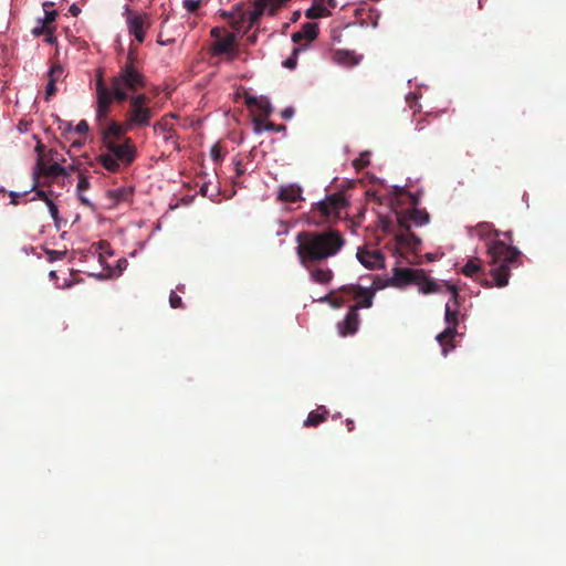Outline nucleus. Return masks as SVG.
<instances>
[{
    "mask_svg": "<svg viewBox=\"0 0 566 566\" xmlns=\"http://www.w3.org/2000/svg\"><path fill=\"white\" fill-rule=\"evenodd\" d=\"M296 254L303 268L335 256L345 244L343 235L336 230L303 231L296 235Z\"/></svg>",
    "mask_w": 566,
    "mask_h": 566,
    "instance_id": "f257e3e1",
    "label": "nucleus"
},
{
    "mask_svg": "<svg viewBox=\"0 0 566 566\" xmlns=\"http://www.w3.org/2000/svg\"><path fill=\"white\" fill-rule=\"evenodd\" d=\"M488 255L491 265L490 274L495 285L499 287L506 286L511 270L518 268L522 263V252L517 248L495 239L488 244Z\"/></svg>",
    "mask_w": 566,
    "mask_h": 566,
    "instance_id": "f03ea898",
    "label": "nucleus"
},
{
    "mask_svg": "<svg viewBox=\"0 0 566 566\" xmlns=\"http://www.w3.org/2000/svg\"><path fill=\"white\" fill-rule=\"evenodd\" d=\"M399 222L405 231L398 235L400 244L406 249V259L410 263H420L418 251L421 250L422 241L419 235L413 232V229L421 228L424 223V214L421 211L412 208L405 210L400 217Z\"/></svg>",
    "mask_w": 566,
    "mask_h": 566,
    "instance_id": "7ed1b4c3",
    "label": "nucleus"
},
{
    "mask_svg": "<svg viewBox=\"0 0 566 566\" xmlns=\"http://www.w3.org/2000/svg\"><path fill=\"white\" fill-rule=\"evenodd\" d=\"M145 86L143 74L134 65V52L128 53V62L112 80L114 97L118 102L126 101L130 93Z\"/></svg>",
    "mask_w": 566,
    "mask_h": 566,
    "instance_id": "20e7f679",
    "label": "nucleus"
},
{
    "mask_svg": "<svg viewBox=\"0 0 566 566\" xmlns=\"http://www.w3.org/2000/svg\"><path fill=\"white\" fill-rule=\"evenodd\" d=\"M65 161V158L62 154H60L56 149H49L45 155L36 156V163L33 169V178L38 180L39 176H45L51 178L56 177H67L72 171H75L77 168L75 164L70 165L69 167L63 166L62 164ZM38 181H34L31 190H35Z\"/></svg>",
    "mask_w": 566,
    "mask_h": 566,
    "instance_id": "39448f33",
    "label": "nucleus"
},
{
    "mask_svg": "<svg viewBox=\"0 0 566 566\" xmlns=\"http://www.w3.org/2000/svg\"><path fill=\"white\" fill-rule=\"evenodd\" d=\"M447 291L450 293V300L446 304V321L448 327L440 334L437 335V340L442 347V352L447 354L448 347L453 348V337L457 333L455 326L458 325V306H459V293L455 286L446 285Z\"/></svg>",
    "mask_w": 566,
    "mask_h": 566,
    "instance_id": "423d86ee",
    "label": "nucleus"
},
{
    "mask_svg": "<svg viewBox=\"0 0 566 566\" xmlns=\"http://www.w3.org/2000/svg\"><path fill=\"white\" fill-rule=\"evenodd\" d=\"M151 117L153 112L149 107V98L145 94L133 96L125 115L126 128L134 130L139 127L148 126Z\"/></svg>",
    "mask_w": 566,
    "mask_h": 566,
    "instance_id": "0eeeda50",
    "label": "nucleus"
},
{
    "mask_svg": "<svg viewBox=\"0 0 566 566\" xmlns=\"http://www.w3.org/2000/svg\"><path fill=\"white\" fill-rule=\"evenodd\" d=\"M382 286L384 285L379 282L374 281L367 287L349 284L342 286L340 291H343L344 295H349L354 300L355 305H353L350 308H356V312L358 313V310L360 308H369L373 306L374 296L376 292Z\"/></svg>",
    "mask_w": 566,
    "mask_h": 566,
    "instance_id": "6e6552de",
    "label": "nucleus"
},
{
    "mask_svg": "<svg viewBox=\"0 0 566 566\" xmlns=\"http://www.w3.org/2000/svg\"><path fill=\"white\" fill-rule=\"evenodd\" d=\"M123 15L127 27L128 34L134 36L135 41L143 43L146 39V31L151 27L153 21L148 13L136 12L125 7Z\"/></svg>",
    "mask_w": 566,
    "mask_h": 566,
    "instance_id": "1a4fd4ad",
    "label": "nucleus"
},
{
    "mask_svg": "<svg viewBox=\"0 0 566 566\" xmlns=\"http://www.w3.org/2000/svg\"><path fill=\"white\" fill-rule=\"evenodd\" d=\"M390 283L398 287L416 284L419 292L424 293V272L422 269L397 268L394 270Z\"/></svg>",
    "mask_w": 566,
    "mask_h": 566,
    "instance_id": "9d476101",
    "label": "nucleus"
},
{
    "mask_svg": "<svg viewBox=\"0 0 566 566\" xmlns=\"http://www.w3.org/2000/svg\"><path fill=\"white\" fill-rule=\"evenodd\" d=\"M106 150L111 153L123 165H129L135 159V147L127 138L123 143L112 140L107 136L104 137Z\"/></svg>",
    "mask_w": 566,
    "mask_h": 566,
    "instance_id": "9b49d317",
    "label": "nucleus"
},
{
    "mask_svg": "<svg viewBox=\"0 0 566 566\" xmlns=\"http://www.w3.org/2000/svg\"><path fill=\"white\" fill-rule=\"evenodd\" d=\"M346 206L345 198L339 193L329 195L316 203L317 210L326 219L339 218Z\"/></svg>",
    "mask_w": 566,
    "mask_h": 566,
    "instance_id": "f8f14e48",
    "label": "nucleus"
},
{
    "mask_svg": "<svg viewBox=\"0 0 566 566\" xmlns=\"http://www.w3.org/2000/svg\"><path fill=\"white\" fill-rule=\"evenodd\" d=\"M289 0H255L253 10H250L243 14V19L248 21L249 27L253 25L262 13L269 12L274 14L277 7L287 2Z\"/></svg>",
    "mask_w": 566,
    "mask_h": 566,
    "instance_id": "ddd939ff",
    "label": "nucleus"
},
{
    "mask_svg": "<svg viewBox=\"0 0 566 566\" xmlns=\"http://www.w3.org/2000/svg\"><path fill=\"white\" fill-rule=\"evenodd\" d=\"M359 263L368 270H378L385 266V258L379 250L359 248L356 254Z\"/></svg>",
    "mask_w": 566,
    "mask_h": 566,
    "instance_id": "4468645a",
    "label": "nucleus"
},
{
    "mask_svg": "<svg viewBox=\"0 0 566 566\" xmlns=\"http://www.w3.org/2000/svg\"><path fill=\"white\" fill-rule=\"evenodd\" d=\"M96 92H97V107H96V116L97 118H104L109 109V106L115 99L113 88L109 91L103 83L102 77H98L96 81Z\"/></svg>",
    "mask_w": 566,
    "mask_h": 566,
    "instance_id": "2eb2a0df",
    "label": "nucleus"
},
{
    "mask_svg": "<svg viewBox=\"0 0 566 566\" xmlns=\"http://www.w3.org/2000/svg\"><path fill=\"white\" fill-rule=\"evenodd\" d=\"M212 50L214 54H226L229 60H234L238 56L235 35L233 33H226L221 39L214 41Z\"/></svg>",
    "mask_w": 566,
    "mask_h": 566,
    "instance_id": "dca6fc26",
    "label": "nucleus"
},
{
    "mask_svg": "<svg viewBox=\"0 0 566 566\" xmlns=\"http://www.w3.org/2000/svg\"><path fill=\"white\" fill-rule=\"evenodd\" d=\"M359 322V314L356 312V308H349L345 318L337 323L339 335L347 336L355 334L358 329Z\"/></svg>",
    "mask_w": 566,
    "mask_h": 566,
    "instance_id": "f3484780",
    "label": "nucleus"
},
{
    "mask_svg": "<svg viewBox=\"0 0 566 566\" xmlns=\"http://www.w3.org/2000/svg\"><path fill=\"white\" fill-rule=\"evenodd\" d=\"M306 269L308 270L310 280L316 284L327 285L334 277V272L328 266L311 264Z\"/></svg>",
    "mask_w": 566,
    "mask_h": 566,
    "instance_id": "a211bd4d",
    "label": "nucleus"
},
{
    "mask_svg": "<svg viewBox=\"0 0 566 566\" xmlns=\"http://www.w3.org/2000/svg\"><path fill=\"white\" fill-rule=\"evenodd\" d=\"M174 117V114L167 115L154 125V132L163 136L165 142H169L175 137V129L171 123Z\"/></svg>",
    "mask_w": 566,
    "mask_h": 566,
    "instance_id": "6ab92c4d",
    "label": "nucleus"
},
{
    "mask_svg": "<svg viewBox=\"0 0 566 566\" xmlns=\"http://www.w3.org/2000/svg\"><path fill=\"white\" fill-rule=\"evenodd\" d=\"M277 198L285 202H296L302 199V188L296 184L281 186Z\"/></svg>",
    "mask_w": 566,
    "mask_h": 566,
    "instance_id": "aec40b11",
    "label": "nucleus"
},
{
    "mask_svg": "<svg viewBox=\"0 0 566 566\" xmlns=\"http://www.w3.org/2000/svg\"><path fill=\"white\" fill-rule=\"evenodd\" d=\"M325 3H327L329 8L337 7L336 0H315V4L306 10V17L311 19H316L327 15L329 12L325 8Z\"/></svg>",
    "mask_w": 566,
    "mask_h": 566,
    "instance_id": "412c9836",
    "label": "nucleus"
},
{
    "mask_svg": "<svg viewBox=\"0 0 566 566\" xmlns=\"http://www.w3.org/2000/svg\"><path fill=\"white\" fill-rule=\"evenodd\" d=\"M317 302H327L334 308L342 307L346 301L344 298L343 291L340 287L338 290H332L329 293L316 300Z\"/></svg>",
    "mask_w": 566,
    "mask_h": 566,
    "instance_id": "4be33fe9",
    "label": "nucleus"
},
{
    "mask_svg": "<svg viewBox=\"0 0 566 566\" xmlns=\"http://www.w3.org/2000/svg\"><path fill=\"white\" fill-rule=\"evenodd\" d=\"M247 104L249 106L258 107V109H260V112L265 116H269L272 112V105L269 98L264 96H248Z\"/></svg>",
    "mask_w": 566,
    "mask_h": 566,
    "instance_id": "5701e85b",
    "label": "nucleus"
},
{
    "mask_svg": "<svg viewBox=\"0 0 566 566\" xmlns=\"http://www.w3.org/2000/svg\"><path fill=\"white\" fill-rule=\"evenodd\" d=\"M317 30L318 27L316 23H305L302 28L301 32L294 33L292 35L293 41H298L300 39L304 38L307 41H313L317 36Z\"/></svg>",
    "mask_w": 566,
    "mask_h": 566,
    "instance_id": "b1692460",
    "label": "nucleus"
},
{
    "mask_svg": "<svg viewBox=\"0 0 566 566\" xmlns=\"http://www.w3.org/2000/svg\"><path fill=\"white\" fill-rule=\"evenodd\" d=\"M98 161L103 165L105 169L112 172L118 171L120 165H123L108 151L101 154L98 157Z\"/></svg>",
    "mask_w": 566,
    "mask_h": 566,
    "instance_id": "393cba45",
    "label": "nucleus"
},
{
    "mask_svg": "<svg viewBox=\"0 0 566 566\" xmlns=\"http://www.w3.org/2000/svg\"><path fill=\"white\" fill-rule=\"evenodd\" d=\"M462 273L469 277H479L482 273V265L479 259H470L462 268Z\"/></svg>",
    "mask_w": 566,
    "mask_h": 566,
    "instance_id": "a878e982",
    "label": "nucleus"
},
{
    "mask_svg": "<svg viewBox=\"0 0 566 566\" xmlns=\"http://www.w3.org/2000/svg\"><path fill=\"white\" fill-rule=\"evenodd\" d=\"M491 232H493L495 237H499V232L496 230H492L491 224L486 222L479 223L475 228H469V233L471 235L475 233L480 238H486Z\"/></svg>",
    "mask_w": 566,
    "mask_h": 566,
    "instance_id": "bb28decb",
    "label": "nucleus"
},
{
    "mask_svg": "<svg viewBox=\"0 0 566 566\" xmlns=\"http://www.w3.org/2000/svg\"><path fill=\"white\" fill-rule=\"evenodd\" d=\"M129 130H132V128H126V119H125L124 123L120 125L116 124V123H112L108 127L106 136L108 138H109V135L119 137V136L125 135Z\"/></svg>",
    "mask_w": 566,
    "mask_h": 566,
    "instance_id": "cd10ccee",
    "label": "nucleus"
},
{
    "mask_svg": "<svg viewBox=\"0 0 566 566\" xmlns=\"http://www.w3.org/2000/svg\"><path fill=\"white\" fill-rule=\"evenodd\" d=\"M64 70L62 65L55 64L48 72L49 82L56 84V82L63 78Z\"/></svg>",
    "mask_w": 566,
    "mask_h": 566,
    "instance_id": "c85d7f7f",
    "label": "nucleus"
},
{
    "mask_svg": "<svg viewBox=\"0 0 566 566\" xmlns=\"http://www.w3.org/2000/svg\"><path fill=\"white\" fill-rule=\"evenodd\" d=\"M64 70L62 65L55 64L48 72L49 82L56 84V82L63 78Z\"/></svg>",
    "mask_w": 566,
    "mask_h": 566,
    "instance_id": "c756f323",
    "label": "nucleus"
},
{
    "mask_svg": "<svg viewBox=\"0 0 566 566\" xmlns=\"http://www.w3.org/2000/svg\"><path fill=\"white\" fill-rule=\"evenodd\" d=\"M129 192L125 188H117L107 192L108 198L114 202L118 203L128 197Z\"/></svg>",
    "mask_w": 566,
    "mask_h": 566,
    "instance_id": "7c9ffc66",
    "label": "nucleus"
},
{
    "mask_svg": "<svg viewBox=\"0 0 566 566\" xmlns=\"http://www.w3.org/2000/svg\"><path fill=\"white\" fill-rule=\"evenodd\" d=\"M325 416L318 411H312L308 413L306 420L304 421V426H317L323 422Z\"/></svg>",
    "mask_w": 566,
    "mask_h": 566,
    "instance_id": "2f4dec72",
    "label": "nucleus"
},
{
    "mask_svg": "<svg viewBox=\"0 0 566 566\" xmlns=\"http://www.w3.org/2000/svg\"><path fill=\"white\" fill-rule=\"evenodd\" d=\"M53 3L51 2H44L43 3V8H44V17L43 18H40V20L45 23L46 25L52 23L56 15H57V12L55 10H48V7L52 6Z\"/></svg>",
    "mask_w": 566,
    "mask_h": 566,
    "instance_id": "473e14b6",
    "label": "nucleus"
},
{
    "mask_svg": "<svg viewBox=\"0 0 566 566\" xmlns=\"http://www.w3.org/2000/svg\"><path fill=\"white\" fill-rule=\"evenodd\" d=\"M45 205L48 207L51 218L53 219L55 226L59 228L60 227V217H59L57 206L53 202V200L51 198L45 201Z\"/></svg>",
    "mask_w": 566,
    "mask_h": 566,
    "instance_id": "72a5a7b5",
    "label": "nucleus"
},
{
    "mask_svg": "<svg viewBox=\"0 0 566 566\" xmlns=\"http://www.w3.org/2000/svg\"><path fill=\"white\" fill-rule=\"evenodd\" d=\"M420 97H421V95L420 94H416V93L409 94L406 97L407 103L409 104V107L413 111L415 114L420 112V109H421V105L418 104V101H419Z\"/></svg>",
    "mask_w": 566,
    "mask_h": 566,
    "instance_id": "f704fd0d",
    "label": "nucleus"
},
{
    "mask_svg": "<svg viewBox=\"0 0 566 566\" xmlns=\"http://www.w3.org/2000/svg\"><path fill=\"white\" fill-rule=\"evenodd\" d=\"M90 188V181L86 176H84L82 172L78 175V181L76 185V191L77 193L84 192Z\"/></svg>",
    "mask_w": 566,
    "mask_h": 566,
    "instance_id": "c9c22d12",
    "label": "nucleus"
},
{
    "mask_svg": "<svg viewBox=\"0 0 566 566\" xmlns=\"http://www.w3.org/2000/svg\"><path fill=\"white\" fill-rule=\"evenodd\" d=\"M369 156L370 154L368 151L361 153L359 158L354 161V165L356 168H363L369 164Z\"/></svg>",
    "mask_w": 566,
    "mask_h": 566,
    "instance_id": "e433bc0d",
    "label": "nucleus"
},
{
    "mask_svg": "<svg viewBox=\"0 0 566 566\" xmlns=\"http://www.w3.org/2000/svg\"><path fill=\"white\" fill-rule=\"evenodd\" d=\"M46 24L43 23L40 19H38L36 25L32 30L33 35L39 36L43 33H46Z\"/></svg>",
    "mask_w": 566,
    "mask_h": 566,
    "instance_id": "4c0bfd02",
    "label": "nucleus"
},
{
    "mask_svg": "<svg viewBox=\"0 0 566 566\" xmlns=\"http://www.w3.org/2000/svg\"><path fill=\"white\" fill-rule=\"evenodd\" d=\"M200 2H201V0H184L182 1L184 7L189 12H193L195 10H197L199 4H200Z\"/></svg>",
    "mask_w": 566,
    "mask_h": 566,
    "instance_id": "58836bf2",
    "label": "nucleus"
},
{
    "mask_svg": "<svg viewBox=\"0 0 566 566\" xmlns=\"http://www.w3.org/2000/svg\"><path fill=\"white\" fill-rule=\"evenodd\" d=\"M65 254H66V251H55V250L48 251V256L51 262L56 261V260H62L65 256Z\"/></svg>",
    "mask_w": 566,
    "mask_h": 566,
    "instance_id": "ea45409f",
    "label": "nucleus"
},
{
    "mask_svg": "<svg viewBox=\"0 0 566 566\" xmlns=\"http://www.w3.org/2000/svg\"><path fill=\"white\" fill-rule=\"evenodd\" d=\"M169 303H170V306L174 308L180 307L181 306V297L176 292H171L170 296H169Z\"/></svg>",
    "mask_w": 566,
    "mask_h": 566,
    "instance_id": "a19ab883",
    "label": "nucleus"
},
{
    "mask_svg": "<svg viewBox=\"0 0 566 566\" xmlns=\"http://www.w3.org/2000/svg\"><path fill=\"white\" fill-rule=\"evenodd\" d=\"M59 130H61L63 134L72 132V123L59 119Z\"/></svg>",
    "mask_w": 566,
    "mask_h": 566,
    "instance_id": "79ce46f5",
    "label": "nucleus"
},
{
    "mask_svg": "<svg viewBox=\"0 0 566 566\" xmlns=\"http://www.w3.org/2000/svg\"><path fill=\"white\" fill-rule=\"evenodd\" d=\"M73 130L77 134H86L88 132V124L86 120H81Z\"/></svg>",
    "mask_w": 566,
    "mask_h": 566,
    "instance_id": "37998d69",
    "label": "nucleus"
},
{
    "mask_svg": "<svg viewBox=\"0 0 566 566\" xmlns=\"http://www.w3.org/2000/svg\"><path fill=\"white\" fill-rule=\"evenodd\" d=\"M28 193V191H24V192H15V191H10L9 192V196L11 198V203L12 205H18L19 203V198L25 196Z\"/></svg>",
    "mask_w": 566,
    "mask_h": 566,
    "instance_id": "c03bdc74",
    "label": "nucleus"
},
{
    "mask_svg": "<svg viewBox=\"0 0 566 566\" xmlns=\"http://www.w3.org/2000/svg\"><path fill=\"white\" fill-rule=\"evenodd\" d=\"M226 33L228 32L221 28H213L211 30V36L214 39V41L221 39Z\"/></svg>",
    "mask_w": 566,
    "mask_h": 566,
    "instance_id": "a18cd8bd",
    "label": "nucleus"
},
{
    "mask_svg": "<svg viewBox=\"0 0 566 566\" xmlns=\"http://www.w3.org/2000/svg\"><path fill=\"white\" fill-rule=\"evenodd\" d=\"M55 92H56L55 84L48 81V84H46V87H45L46 99H49L50 96H52Z\"/></svg>",
    "mask_w": 566,
    "mask_h": 566,
    "instance_id": "49530a36",
    "label": "nucleus"
},
{
    "mask_svg": "<svg viewBox=\"0 0 566 566\" xmlns=\"http://www.w3.org/2000/svg\"><path fill=\"white\" fill-rule=\"evenodd\" d=\"M35 199H40V200H43L45 202L48 199H50V197L43 190H35L32 200H35Z\"/></svg>",
    "mask_w": 566,
    "mask_h": 566,
    "instance_id": "de8ad7c7",
    "label": "nucleus"
},
{
    "mask_svg": "<svg viewBox=\"0 0 566 566\" xmlns=\"http://www.w3.org/2000/svg\"><path fill=\"white\" fill-rule=\"evenodd\" d=\"M293 116H294V108L293 107L289 106V107L283 109L282 117L284 119H291Z\"/></svg>",
    "mask_w": 566,
    "mask_h": 566,
    "instance_id": "09e8293b",
    "label": "nucleus"
},
{
    "mask_svg": "<svg viewBox=\"0 0 566 566\" xmlns=\"http://www.w3.org/2000/svg\"><path fill=\"white\" fill-rule=\"evenodd\" d=\"M426 285H427V294L436 292V283L432 279L427 276Z\"/></svg>",
    "mask_w": 566,
    "mask_h": 566,
    "instance_id": "8fccbe9b",
    "label": "nucleus"
},
{
    "mask_svg": "<svg viewBox=\"0 0 566 566\" xmlns=\"http://www.w3.org/2000/svg\"><path fill=\"white\" fill-rule=\"evenodd\" d=\"M283 65L287 69H294L295 65H296V60L295 57L291 56V57H287L286 60H284L283 62Z\"/></svg>",
    "mask_w": 566,
    "mask_h": 566,
    "instance_id": "3c124183",
    "label": "nucleus"
},
{
    "mask_svg": "<svg viewBox=\"0 0 566 566\" xmlns=\"http://www.w3.org/2000/svg\"><path fill=\"white\" fill-rule=\"evenodd\" d=\"M45 42L49 44H53L55 42V36L53 35V32L50 28H48V31H46Z\"/></svg>",
    "mask_w": 566,
    "mask_h": 566,
    "instance_id": "603ef678",
    "label": "nucleus"
},
{
    "mask_svg": "<svg viewBox=\"0 0 566 566\" xmlns=\"http://www.w3.org/2000/svg\"><path fill=\"white\" fill-rule=\"evenodd\" d=\"M77 196H78L80 200H81L84 205H86V206H88V207H93L92 202H91V201L85 197V195H83V192L77 193Z\"/></svg>",
    "mask_w": 566,
    "mask_h": 566,
    "instance_id": "864d4df0",
    "label": "nucleus"
},
{
    "mask_svg": "<svg viewBox=\"0 0 566 566\" xmlns=\"http://www.w3.org/2000/svg\"><path fill=\"white\" fill-rule=\"evenodd\" d=\"M43 149H44V146H43L40 142H38V144H36V146H35V149H34V150H35V153H36V155H38V156H39V155H45V153H44V150H43Z\"/></svg>",
    "mask_w": 566,
    "mask_h": 566,
    "instance_id": "5fc2aeb1",
    "label": "nucleus"
},
{
    "mask_svg": "<svg viewBox=\"0 0 566 566\" xmlns=\"http://www.w3.org/2000/svg\"><path fill=\"white\" fill-rule=\"evenodd\" d=\"M70 11H71V13H72L73 15H77V14H78V12H80V9H78L75 4H72V6L70 7Z\"/></svg>",
    "mask_w": 566,
    "mask_h": 566,
    "instance_id": "6e6d98bb",
    "label": "nucleus"
},
{
    "mask_svg": "<svg viewBox=\"0 0 566 566\" xmlns=\"http://www.w3.org/2000/svg\"><path fill=\"white\" fill-rule=\"evenodd\" d=\"M503 235L505 237V239H507V241H509L510 243H512V242H513L512 233H511V232H504V233H503Z\"/></svg>",
    "mask_w": 566,
    "mask_h": 566,
    "instance_id": "4d7b16f0",
    "label": "nucleus"
},
{
    "mask_svg": "<svg viewBox=\"0 0 566 566\" xmlns=\"http://www.w3.org/2000/svg\"><path fill=\"white\" fill-rule=\"evenodd\" d=\"M157 42H158V44H160V45H167V44L171 43V42H172V40H168V41H166V40H160V39H158V41H157Z\"/></svg>",
    "mask_w": 566,
    "mask_h": 566,
    "instance_id": "13d9d810",
    "label": "nucleus"
},
{
    "mask_svg": "<svg viewBox=\"0 0 566 566\" xmlns=\"http://www.w3.org/2000/svg\"><path fill=\"white\" fill-rule=\"evenodd\" d=\"M83 144H84L83 142L76 140V142H73L72 146L73 147H82Z\"/></svg>",
    "mask_w": 566,
    "mask_h": 566,
    "instance_id": "bf43d9fd",
    "label": "nucleus"
},
{
    "mask_svg": "<svg viewBox=\"0 0 566 566\" xmlns=\"http://www.w3.org/2000/svg\"><path fill=\"white\" fill-rule=\"evenodd\" d=\"M426 259H427V262L433 261V258L431 256L430 253H427Z\"/></svg>",
    "mask_w": 566,
    "mask_h": 566,
    "instance_id": "052dcab7",
    "label": "nucleus"
},
{
    "mask_svg": "<svg viewBox=\"0 0 566 566\" xmlns=\"http://www.w3.org/2000/svg\"><path fill=\"white\" fill-rule=\"evenodd\" d=\"M483 284L486 286V287H491L493 284L491 282H489L488 280H485L483 282Z\"/></svg>",
    "mask_w": 566,
    "mask_h": 566,
    "instance_id": "680f3d73",
    "label": "nucleus"
},
{
    "mask_svg": "<svg viewBox=\"0 0 566 566\" xmlns=\"http://www.w3.org/2000/svg\"><path fill=\"white\" fill-rule=\"evenodd\" d=\"M49 275H50V277H55L56 273H55V271H51Z\"/></svg>",
    "mask_w": 566,
    "mask_h": 566,
    "instance_id": "e2e57ef3",
    "label": "nucleus"
},
{
    "mask_svg": "<svg viewBox=\"0 0 566 566\" xmlns=\"http://www.w3.org/2000/svg\"><path fill=\"white\" fill-rule=\"evenodd\" d=\"M426 219H427V223H428L429 222V213L428 212H427Z\"/></svg>",
    "mask_w": 566,
    "mask_h": 566,
    "instance_id": "0e129e2a",
    "label": "nucleus"
}]
</instances>
